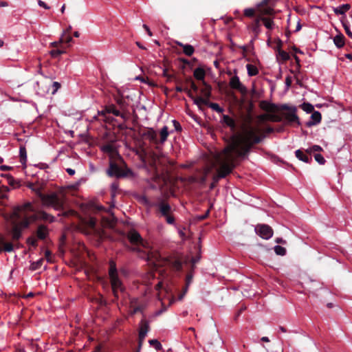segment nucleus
Wrapping results in <instances>:
<instances>
[{"label":"nucleus","mask_w":352,"mask_h":352,"mask_svg":"<svg viewBox=\"0 0 352 352\" xmlns=\"http://www.w3.org/2000/svg\"><path fill=\"white\" fill-rule=\"evenodd\" d=\"M274 250L275 253L279 256H285L287 252L286 249L284 247L280 246L279 245H275Z\"/></svg>","instance_id":"38"},{"label":"nucleus","mask_w":352,"mask_h":352,"mask_svg":"<svg viewBox=\"0 0 352 352\" xmlns=\"http://www.w3.org/2000/svg\"><path fill=\"white\" fill-rule=\"evenodd\" d=\"M13 226L11 229L10 233L12 238L14 241L19 240L22 235V228L13 220Z\"/></svg>","instance_id":"20"},{"label":"nucleus","mask_w":352,"mask_h":352,"mask_svg":"<svg viewBox=\"0 0 352 352\" xmlns=\"http://www.w3.org/2000/svg\"><path fill=\"white\" fill-rule=\"evenodd\" d=\"M301 109L307 113H311L314 111V106L309 102H303L300 105Z\"/></svg>","instance_id":"32"},{"label":"nucleus","mask_w":352,"mask_h":352,"mask_svg":"<svg viewBox=\"0 0 352 352\" xmlns=\"http://www.w3.org/2000/svg\"><path fill=\"white\" fill-rule=\"evenodd\" d=\"M143 202L146 206L148 207L156 208L157 211L160 212L162 217L167 216L172 212V208L170 205L165 200L159 198L157 201L151 202L146 197L142 198Z\"/></svg>","instance_id":"7"},{"label":"nucleus","mask_w":352,"mask_h":352,"mask_svg":"<svg viewBox=\"0 0 352 352\" xmlns=\"http://www.w3.org/2000/svg\"><path fill=\"white\" fill-rule=\"evenodd\" d=\"M143 28L146 31V32L148 33V34L151 36L153 34H152V32L150 30L149 28L148 25H146V24H144L143 25Z\"/></svg>","instance_id":"64"},{"label":"nucleus","mask_w":352,"mask_h":352,"mask_svg":"<svg viewBox=\"0 0 352 352\" xmlns=\"http://www.w3.org/2000/svg\"><path fill=\"white\" fill-rule=\"evenodd\" d=\"M192 279V274H188L186 276V285H190Z\"/></svg>","instance_id":"62"},{"label":"nucleus","mask_w":352,"mask_h":352,"mask_svg":"<svg viewBox=\"0 0 352 352\" xmlns=\"http://www.w3.org/2000/svg\"><path fill=\"white\" fill-rule=\"evenodd\" d=\"M128 173H131V170L127 169L125 172L116 162L110 160L109 168L107 170V174L109 177H115L116 178L124 177L128 175Z\"/></svg>","instance_id":"8"},{"label":"nucleus","mask_w":352,"mask_h":352,"mask_svg":"<svg viewBox=\"0 0 352 352\" xmlns=\"http://www.w3.org/2000/svg\"><path fill=\"white\" fill-rule=\"evenodd\" d=\"M202 85H204V87L201 89V93L204 98L208 100L211 96L212 87L206 81H203Z\"/></svg>","instance_id":"25"},{"label":"nucleus","mask_w":352,"mask_h":352,"mask_svg":"<svg viewBox=\"0 0 352 352\" xmlns=\"http://www.w3.org/2000/svg\"><path fill=\"white\" fill-rule=\"evenodd\" d=\"M210 213L209 210H208L204 214L200 215L198 217V219L200 220H204L206 219Z\"/></svg>","instance_id":"60"},{"label":"nucleus","mask_w":352,"mask_h":352,"mask_svg":"<svg viewBox=\"0 0 352 352\" xmlns=\"http://www.w3.org/2000/svg\"><path fill=\"white\" fill-rule=\"evenodd\" d=\"M254 231L256 234L265 240L272 238L274 234L272 228L267 224H257L255 226Z\"/></svg>","instance_id":"9"},{"label":"nucleus","mask_w":352,"mask_h":352,"mask_svg":"<svg viewBox=\"0 0 352 352\" xmlns=\"http://www.w3.org/2000/svg\"><path fill=\"white\" fill-rule=\"evenodd\" d=\"M285 86L288 89L292 85V78L288 76L285 78Z\"/></svg>","instance_id":"57"},{"label":"nucleus","mask_w":352,"mask_h":352,"mask_svg":"<svg viewBox=\"0 0 352 352\" xmlns=\"http://www.w3.org/2000/svg\"><path fill=\"white\" fill-rule=\"evenodd\" d=\"M60 83L58 82H54L52 85V94H55L58 90L60 88Z\"/></svg>","instance_id":"45"},{"label":"nucleus","mask_w":352,"mask_h":352,"mask_svg":"<svg viewBox=\"0 0 352 352\" xmlns=\"http://www.w3.org/2000/svg\"><path fill=\"white\" fill-rule=\"evenodd\" d=\"M194 77L199 80L205 81L204 78L206 76L205 70L201 67H197L195 69L193 73Z\"/></svg>","instance_id":"26"},{"label":"nucleus","mask_w":352,"mask_h":352,"mask_svg":"<svg viewBox=\"0 0 352 352\" xmlns=\"http://www.w3.org/2000/svg\"><path fill=\"white\" fill-rule=\"evenodd\" d=\"M281 46H282V41H281V40L278 39V44L277 46V51H278L277 58H280L282 59V60H283V61L288 60L290 58L289 54L287 52L281 50Z\"/></svg>","instance_id":"22"},{"label":"nucleus","mask_w":352,"mask_h":352,"mask_svg":"<svg viewBox=\"0 0 352 352\" xmlns=\"http://www.w3.org/2000/svg\"><path fill=\"white\" fill-rule=\"evenodd\" d=\"M225 178V174L218 175L217 173L212 177V182L210 184V188L213 189L221 179Z\"/></svg>","instance_id":"33"},{"label":"nucleus","mask_w":352,"mask_h":352,"mask_svg":"<svg viewBox=\"0 0 352 352\" xmlns=\"http://www.w3.org/2000/svg\"><path fill=\"white\" fill-rule=\"evenodd\" d=\"M150 329L149 324L148 321H142V323L140 327L139 331V342H140V347L142 346V342L144 340L147 333L148 332Z\"/></svg>","instance_id":"16"},{"label":"nucleus","mask_w":352,"mask_h":352,"mask_svg":"<svg viewBox=\"0 0 352 352\" xmlns=\"http://www.w3.org/2000/svg\"><path fill=\"white\" fill-rule=\"evenodd\" d=\"M261 18L258 17L256 19L254 22L251 24L250 26V29L251 31L254 33V36L252 39L251 43H253L254 39L256 38L259 34L261 32Z\"/></svg>","instance_id":"19"},{"label":"nucleus","mask_w":352,"mask_h":352,"mask_svg":"<svg viewBox=\"0 0 352 352\" xmlns=\"http://www.w3.org/2000/svg\"><path fill=\"white\" fill-rule=\"evenodd\" d=\"M280 109L281 110H287L289 111H292V106H289L287 104H283L280 107Z\"/></svg>","instance_id":"56"},{"label":"nucleus","mask_w":352,"mask_h":352,"mask_svg":"<svg viewBox=\"0 0 352 352\" xmlns=\"http://www.w3.org/2000/svg\"><path fill=\"white\" fill-rule=\"evenodd\" d=\"M229 84L231 88L238 90L243 95H245L248 92L246 87L241 82L236 75L230 78Z\"/></svg>","instance_id":"11"},{"label":"nucleus","mask_w":352,"mask_h":352,"mask_svg":"<svg viewBox=\"0 0 352 352\" xmlns=\"http://www.w3.org/2000/svg\"><path fill=\"white\" fill-rule=\"evenodd\" d=\"M261 21L263 22L265 27L268 30H272L274 27V23L272 19L263 16H260Z\"/></svg>","instance_id":"31"},{"label":"nucleus","mask_w":352,"mask_h":352,"mask_svg":"<svg viewBox=\"0 0 352 352\" xmlns=\"http://www.w3.org/2000/svg\"><path fill=\"white\" fill-rule=\"evenodd\" d=\"M163 217L165 218L167 223H168L170 225L175 224V219L173 215H171V213H169L168 214H167V216H163Z\"/></svg>","instance_id":"46"},{"label":"nucleus","mask_w":352,"mask_h":352,"mask_svg":"<svg viewBox=\"0 0 352 352\" xmlns=\"http://www.w3.org/2000/svg\"><path fill=\"white\" fill-rule=\"evenodd\" d=\"M351 8L350 4L344 3L340 5L336 8H333V12L337 15L344 14Z\"/></svg>","instance_id":"23"},{"label":"nucleus","mask_w":352,"mask_h":352,"mask_svg":"<svg viewBox=\"0 0 352 352\" xmlns=\"http://www.w3.org/2000/svg\"><path fill=\"white\" fill-rule=\"evenodd\" d=\"M172 123H173V125L175 128V131H177V132H181L182 130V127L180 124V123L176 120H172Z\"/></svg>","instance_id":"47"},{"label":"nucleus","mask_w":352,"mask_h":352,"mask_svg":"<svg viewBox=\"0 0 352 352\" xmlns=\"http://www.w3.org/2000/svg\"><path fill=\"white\" fill-rule=\"evenodd\" d=\"M322 116L318 111H314L310 117V120L306 122V126L311 127L318 124L321 122Z\"/></svg>","instance_id":"18"},{"label":"nucleus","mask_w":352,"mask_h":352,"mask_svg":"<svg viewBox=\"0 0 352 352\" xmlns=\"http://www.w3.org/2000/svg\"><path fill=\"white\" fill-rule=\"evenodd\" d=\"M126 237L133 246L125 244V247L130 251L134 252H140L141 247H146L145 242L140 233L135 230L128 232Z\"/></svg>","instance_id":"5"},{"label":"nucleus","mask_w":352,"mask_h":352,"mask_svg":"<svg viewBox=\"0 0 352 352\" xmlns=\"http://www.w3.org/2000/svg\"><path fill=\"white\" fill-rule=\"evenodd\" d=\"M65 52V51L63 50L55 49V50H52L50 52V54L52 57L56 58V57L59 56L60 55L64 54Z\"/></svg>","instance_id":"43"},{"label":"nucleus","mask_w":352,"mask_h":352,"mask_svg":"<svg viewBox=\"0 0 352 352\" xmlns=\"http://www.w3.org/2000/svg\"><path fill=\"white\" fill-rule=\"evenodd\" d=\"M107 113H112L115 116L120 117L124 121L127 120L126 115L121 113L115 104L107 105L103 110L98 111V115L105 116Z\"/></svg>","instance_id":"10"},{"label":"nucleus","mask_w":352,"mask_h":352,"mask_svg":"<svg viewBox=\"0 0 352 352\" xmlns=\"http://www.w3.org/2000/svg\"><path fill=\"white\" fill-rule=\"evenodd\" d=\"M160 143L164 144L169 135L168 128L167 126H164L160 131Z\"/></svg>","instance_id":"27"},{"label":"nucleus","mask_w":352,"mask_h":352,"mask_svg":"<svg viewBox=\"0 0 352 352\" xmlns=\"http://www.w3.org/2000/svg\"><path fill=\"white\" fill-rule=\"evenodd\" d=\"M270 120L273 121V122H281L282 121V118L278 116H276V115H272L270 116Z\"/></svg>","instance_id":"53"},{"label":"nucleus","mask_w":352,"mask_h":352,"mask_svg":"<svg viewBox=\"0 0 352 352\" xmlns=\"http://www.w3.org/2000/svg\"><path fill=\"white\" fill-rule=\"evenodd\" d=\"M38 5L45 10H49L50 8V7L47 6V4H46L44 1L41 0H38Z\"/></svg>","instance_id":"55"},{"label":"nucleus","mask_w":352,"mask_h":352,"mask_svg":"<svg viewBox=\"0 0 352 352\" xmlns=\"http://www.w3.org/2000/svg\"><path fill=\"white\" fill-rule=\"evenodd\" d=\"M187 95L193 100V103L196 104L199 108H201V105H207L208 104V100L206 98L201 96L194 97L190 91H187Z\"/></svg>","instance_id":"21"},{"label":"nucleus","mask_w":352,"mask_h":352,"mask_svg":"<svg viewBox=\"0 0 352 352\" xmlns=\"http://www.w3.org/2000/svg\"><path fill=\"white\" fill-rule=\"evenodd\" d=\"M109 276L112 292L115 298L118 300L119 298L118 292H124L125 291V287L119 277V271L117 268L116 262L111 259L109 262Z\"/></svg>","instance_id":"3"},{"label":"nucleus","mask_w":352,"mask_h":352,"mask_svg":"<svg viewBox=\"0 0 352 352\" xmlns=\"http://www.w3.org/2000/svg\"><path fill=\"white\" fill-rule=\"evenodd\" d=\"M34 207L31 202H26L22 205L16 206L14 208L11 217L16 222L19 219H23L19 224L22 229L26 228L30 226V220L28 217L27 212H33Z\"/></svg>","instance_id":"4"},{"label":"nucleus","mask_w":352,"mask_h":352,"mask_svg":"<svg viewBox=\"0 0 352 352\" xmlns=\"http://www.w3.org/2000/svg\"><path fill=\"white\" fill-rule=\"evenodd\" d=\"M255 10L253 8H245L244 15L248 17H252L254 15Z\"/></svg>","instance_id":"49"},{"label":"nucleus","mask_w":352,"mask_h":352,"mask_svg":"<svg viewBox=\"0 0 352 352\" xmlns=\"http://www.w3.org/2000/svg\"><path fill=\"white\" fill-rule=\"evenodd\" d=\"M101 151L106 153L112 154L115 152V148L112 144H107L101 146Z\"/></svg>","instance_id":"35"},{"label":"nucleus","mask_w":352,"mask_h":352,"mask_svg":"<svg viewBox=\"0 0 352 352\" xmlns=\"http://www.w3.org/2000/svg\"><path fill=\"white\" fill-rule=\"evenodd\" d=\"M3 250L6 252H11L14 250L13 245L11 243H5L3 244Z\"/></svg>","instance_id":"48"},{"label":"nucleus","mask_w":352,"mask_h":352,"mask_svg":"<svg viewBox=\"0 0 352 352\" xmlns=\"http://www.w3.org/2000/svg\"><path fill=\"white\" fill-rule=\"evenodd\" d=\"M269 108H265L267 111H275L277 109V105L274 103H267Z\"/></svg>","instance_id":"52"},{"label":"nucleus","mask_w":352,"mask_h":352,"mask_svg":"<svg viewBox=\"0 0 352 352\" xmlns=\"http://www.w3.org/2000/svg\"><path fill=\"white\" fill-rule=\"evenodd\" d=\"M35 233L36 239L42 241L47 239L50 235L49 229L44 224L38 225Z\"/></svg>","instance_id":"14"},{"label":"nucleus","mask_w":352,"mask_h":352,"mask_svg":"<svg viewBox=\"0 0 352 352\" xmlns=\"http://www.w3.org/2000/svg\"><path fill=\"white\" fill-rule=\"evenodd\" d=\"M295 155L299 160L305 163L310 164L312 162V155L307 152V149H298L295 151Z\"/></svg>","instance_id":"15"},{"label":"nucleus","mask_w":352,"mask_h":352,"mask_svg":"<svg viewBox=\"0 0 352 352\" xmlns=\"http://www.w3.org/2000/svg\"><path fill=\"white\" fill-rule=\"evenodd\" d=\"M270 0H262L261 2L256 4L257 8H261L266 6L269 3Z\"/></svg>","instance_id":"59"},{"label":"nucleus","mask_w":352,"mask_h":352,"mask_svg":"<svg viewBox=\"0 0 352 352\" xmlns=\"http://www.w3.org/2000/svg\"><path fill=\"white\" fill-rule=\"evenodd\" d=\"M225 153L227 154L226 159L222 160L219 164V168L217 170L218 175L225 174V177L230 174L232 170L234 168V164L233 162L232 157L231 155V153H236L231 150L230 144L228 148L224 150Z\"/></svg>","instance_id":"6"},{"label":"nucleus","mask_w":352,"mask_h":352,"mask_svg":"<svg viewBox=\"0 0 352 352\" xmlns=\"http://www.w3.org/2000/svg\"><path fill=\"white\" fill-rule=\"evenodd\" d=\"M344 39H345L344 36L342 33H339L338 34H337L336 36H335L333 37V43L335 44V45L338 49H340L345 44Z\"/></svg>","instance_id":"24"},{"label":"nucleus","mask_w":352,"mask_h":352,"mask_svg":"<svg viewBox=\"0 0 352 352\" xmlns=\"http://www.w3.org/2000/svg\"><path fill=\"white\" fill-rule=\"evenodd\" d=\"M246 68L249 76H254L258 74V69L255 65L248 64Z\"/></svg>","instance_id":"30"},{"label":"nucleus","mask_w":352,"mask_h":352,"mask_svg":"<svg viewBox=\"0 0 352 352\" xmlns=\"http://www.w3.org/2000/svg\"><path fill=\"white\" fill-rule=\"evenodd\" d=\"M254 103L249 101L247 112L241 113L240 116L241 120V129L244 131V135H234L231 138V150L236 155L240 157L248 156L254 144H259L265 138L264 135H257L251 127L253 122L252 111Z\"/></svg>","instance_id":"1"},{"label":"nucleus","mask_w":352,"mask_h":352,"mask_svg":"<svg viewBox=\"0 0 352 352\" xmlns=\"http://www.w3.org/2000/svg\"><path fill=\"white\" fill-rule=\"evenodd\" d=\"M322 150V147L319 145H313L312 146L307 148V152L310 153L312 155L313 153L321 151Z\"/></svg>","instance_id":"44"},{"label":"nucleus","mask_w":352,"mask_h":352,"mask_svg":"<svg viewBox=\"0 0 352 352\" xmlns=\"http://www.w3.org/2000/svg\"><path fill=\"white\" fill-rule=\"evenodd\" d=\"M116 102L120 106V107L122 109L126 108V107H127L126 101L122 98H117Z\"/></svg>","instance_id":"50"},{"label":"nucleus","mask_w":352,"mask_h":352,"mask_svg":"<svg viewBox=\"0 0 352 352\" xmlns=\"http://www.w3.org/2000/svg\"><path fill=\"white\" fill-rule=\"evenodd\" d=\"M178 45L183 47V52L186 56H191L194 53V47L191 45L186 44L184 45L181 43H178Z\"/></svg>","instance_id":"28"},{"label":"nucleus","mask_w":352,"mask_h":352,"mask_svg":"<svg viewBox=\"0 0 352 352\" xmlns=\"http://www.w3.org/2000/svg\"><path fill=\"white\" fill-rule=\"evenodd\" d=\"M343 27L344 28L346 34L349 36L351 38H352V32L350 30V27L346 23H343Z\"/></svg>","instance_id":"51"},{"label":"nucleus","mask_w":352,"mask_h":352,"mask_svg":"<svg viewBox=\"0 0 352 352\" xmlns=\"http://www.w3.org/2000/svg\"><path fill=\"white\" fill-rule=\"evenodd\" d=\"M61 42H65L69 43L72 41V38L70 36H63L60 38Z\"/></svg>","instance_id":"54"},{"label":"nucleus","mask_w":352,"mask_h":352,"mask_svg":"<svg viewBox=\"0 0 352 352\" xmlns=\"http://www.w3.org/2000/svg\"><path fill=\"white\" fill-rule=\"evenodd\" d=\"M314 157L315 160L319 164L323 165V164H325L326 160H325V159L324 158V157L321 154H320V153L314 154Z\"/></svg>","instance_id":"41"},{"label":"nucleus","mask_w":352,"mask_h":352,"mask_svg":"<svg viewBox=\"0 0 352 352\" xmlns=\"http://www.w3.org/2000/svg\"><path fill=\"white\" fill-rule=\"evenodd\" d=\"M118 188H119V185H118V182H113L111 184V196L112 199H114L115 197L116 196V194L118 190Z\"/></svg>","instance_id":"40"},{"label":"nucleus","mask_w":352,"mask_h":352,"mask_svg":"<svg viewBox=\"0 0 352 352\" xmlns=\"http://www.w3.org/2000/svg\"><path fill=\"white\" fill-rule=\"evenodd\" d=\"M31 219L36 220L40 219L45 221H48L50 223H53L56 221V217L52 214L47 213L43 210L38 211L36 214H34L31 216Z\"/></svg>","instance_id":"13"},{"label":"nucleus","mask_w":352,"mask_h":352,"mask_svg":"<svg viewBox=\"0 0 352 352\" xmlns=\"http://www.w3.org/2000/svg\"><path fill=\"white\" fill-rule=\"evenodd\" d=\"M296 107L292 106V111H289L285 114V119L288 124H292L293 123H296L298 126L300 125V121L296 114Z\"/></svg>","instance_id":"12"},{"label":"nucleus","mask_w":352,"mask_h":352,"mask_svg":"<svg viewBox=\"0 0 352 352\" xmlns=\"http://www.w3.org/2000/svg\"><path fill=\"white\" fill-rule=\"evenodd\" d=\"M175 91H176L177 92H179V93L183 92V91H186V92L187 93V91H189V90H188V89H183V88H182V87H180V86H177V87H175Z\"/></svg>","instance_id":"61"},{"label":"nucleus","mask_w":352,"mask_h":352,"mask_svg":"<svg viewBox=\"0 0 352 352\" xmlns=\"http://www.w3.org/2000/svg\"><path fill=\"white\" fill-rule=\"evenodd\" d=\"M27 187L35 193L37 197L41 199L44 206L53 208L58 211L63 210L64 201L56 193L43 194L41 191V188L36 186L33 183L28 184Z\"/></svg>","instance_id":"2"},{"label":"nucleus","mask_w":352,"mask_h":352,"mask_svg":"<svg viewBox=\"0 0 352 352\" xmlns=\"http://www.w3.org/2000/svg\"><path fill=\"white\" fill-rule=\"evenodd\" d=\"M51 255H52V252H50V250H45V256L47 262H51Z\"/></svg>","instance_id":"58"},{"label":"nucleus","mask_w":352,"mask_h":352,"mask_svg":"<svg viewBox=\"0 0 352 352\" xmlns=\"http://www.w3.org/2000/svg\"><path fill=\"white\" fill-rule=\"evenodd\" d=\"M206 106L209 107L213 111H215L217 113H223L224 111V109L222 107H221L218 103L210 102L208 101V104H207Z\"/></svg>","instance_id":"36"},{"label":"nucleus","mask_w":352,"mask_h":352,"mask_svg":"<svg viewBox=\"0 0 352 352\" xmlns=\"http://www.w3.org/2000/svg\"><path fill=\"white\" fill-rule=\"evenodd\" d=\"M19 157L21 163L25 165L27 162V151L24 146H21L19 148Z\"/></svg>","instance_id":"29"},{"label":"nucleus","mask_w":352,"mask_h":352,"mask_svg":"<svg viewBox=\"0 0 352 352\" xmlns=\"http://www.w3.org/2000/svg\"><path fill=\"white\" fill-rule=\"evenodd\" d=\"M66 172L69 175H74L76 173L75 170L73 169V168H67L66 169Z\"/></svg>","instance_id":"63"},{"label":"nucleus","mask_w":352,"mask_h":352,"mask_svg":"<svg viewBox=\"0 0 352 352\" xmlns=\"http://www.w3.org/2000/svg\"><path fill=\"white\" fill-rule=\"evenodd\" d=\"M221 122L228 126L231 130L234 131L236 129V123L234 118L228 115L223 114L221 118Z\"/></svg>","instance_id":"17"},{"label":"nucleus","mask_w":352,"mask_h":352,"mask_svg":"<svg viewBox=\"0 0 352 352\" xmlns=\"http://www.w3.org/2000/svg\"><path fill=\"white\" fill-rule=\"evenodd\" d=\"M37 239L35 238L34 236H30L29 237L27 238L26 239V243L28 245L33 248H36L38 247V242H37Z\"/></svg>","instance_id":"34"},{"label":"nucleus","mask_w":352,"mask_h":352,"mask_svg":"<svg viewBox=\"0 0 352 352\" xmlns=\"http://www.w3.org/2000/svg\"><path fill=\"white\" fill-rule=\"evenodd\" d=\"M260 12L263 15H272L274 13V10L270 7H265L261 8Z\"/></svg>","instance_id":"42"},{"label":"nucleus","mask_w":352,"mask_h":352,"mask_svg":"<svg viewBox=\"0 0 352 352\" xmlns=\"http://www.w3.org/2000/svg\"><path fill=\"white\" fill-rule=\"evenodd\" d=\"M148 343L151 346H153L157 351L162 349V344L156 339L150 340Z\"/></svg>","instance_id":"39"},{"label":"nucleus","mask_w":352,"mask_h":352,"mask_svg":"<svg viewBox=\"0 0 352 352\" xmlns=\"http://www.w3.org/2000/svg\"><path fill=\"white\" fill-rule=\"evenodd\" d=\"M43 262V258H40L36 261L32 262L30 265V269L32 271H35V270L40 269L41 267Z\"/></svg>","instance_id":"37"}]
</instances>
